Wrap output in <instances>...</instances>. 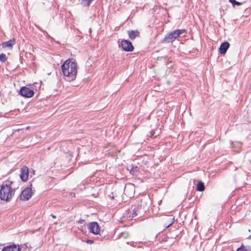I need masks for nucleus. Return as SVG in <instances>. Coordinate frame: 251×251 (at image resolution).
<instances>
[{
  "label": "nucleus",
  "instance_id": "f257e3e1",
  "mask_svg": "<svg viewBox=\"0 0 251 251\" xmlns=\"http://www.w3.org/2000/svg\"><path fill=\"white\" fill-rule=\"evenodd\" d=\"M61 70L66 80L71 81L76 78L77 73V65L75 61L69 59L61 65Z\"/></svg>",
  "mask_w": 251,
  "mask_h": 251
},
{
  "label": "nucleus",
  "instance_id": "f03ea898",
  "mask_svg": "<svg viewBox=\"0 0 251 251\" xmlns=\"http://www.w3.org/2000/svg\"><path fill=\"white\" fill-rule=\"evenodd\" d=\"M13 181L6 180L2 183L0 189V199L6 201H10L14 195L16 188H12Z\"/></svg>",
  "mask_w": 251,
  "mask_h": 251
},
{
  "label": "nucleus",
  "instance_id": "7ed1b4c3",
  "mask_svg": "<svg viewBox=\"0 0 251 251\" xmlns=\"http://www.w3.org/2000/svg\"><path fill=\"white\" fill-rule=\"evenodd\" d=\"M186 30L185 29H176L174 30L170 33L167 34L164 39H163L162 42L165 43H169L174 41L179 35L185 32Z\"/></svg>",
  "mask_w": 251,
  "mask_h": 251
},
{
  "label": "nucleus",
  "instance_id": "20e7f679",
  "mask_svg": "<svg viewBox=\"0 0 251 251\" xmlns=\"http://www.w3.org/2000/svg\"><path fill=\"white\" fill-rule=\"evenodd\" d=\"M137 205L140 208V213H145L151 205V199L149 196H143L138 202Z\"/></svg>",
  "mask_w": 251,
  "mask_h": 251
},
{
  "label": "nucleus",
  "instance_id": "39448f33",
  "mask_svg": "<svg viewBox=\"0 0 251 251\" xmlns=\"http://www.w3.org/2000/svg\"><path fill=\"white\" fill-rule=\"evenodd\" d=\"M140 208L138 205L135 204L131 206L128 212V217L129 218H137L141 217L144 213H140Z\"/></svg>",
  "mask_w": 251,
  "mask_h": 251
},
{
  "label": "nucleus",
  "instance_id": "423d86ee",
  "mask_svg": "<svg viewBox=\"0 0 251 251\" xmlns=\"http://www.w3.org/2000/svg\"><path fill=\"white\" fill-rule=\"evenodd\" d=\"M32 185L31 183H30V186L26 187L23 190L19 197V199L21 201H28L33 194L32 190Z\"/></svg>",
  "mask_w": 251,
  "mask_h": 251
},
{
  "label": "nucleus",
  "instance_id": "0eeeda50",
  "mask_svg": "<svg viewBox=\"0 0 251 251\" xmlns=\"http://www.w3.org/2000/svg\"><path fill=\"white\" fill-rule=\"evenodd\" d=\"M20 95L25 98H31L34 94L33 90L26 87H22L19 92Z\"/></svg>",
  "mask_w": 251,
  "mask_h": 251
},
{
  "label": "nucleus",
  "instance_id": "6e6552de",
  "mask_svg": "<svg viewBox=\"0 0 251 251\" xmlns=\"http://www.w3.org/2000/svg\"><path fill=\"white\" fill-rule=\"evenodd\" d=\"M119 47H122V49L126 51H132L134 49L131 42L126 40H122Z\"/></svg>",
  "mask_w": 251,
  "mask_h": 251
},
{
  "label": "nucleus",
  "instance_id": "1a4fd4ad",
  "mask_svg": "<svg viewBox=\"0 0 251 251\" xmlns=\"http://www.w3.org/2000/svg\"><path fill=\"white\" fill-rule=\"evenodd\" d=\"M88 228L90 233L98 234L100 232V228L98 224L96 222H91L88 225Z\"/></svg>",
  "mask_w": 251,
  "mask_h": 251
},
{
  "label": "nucleus",
  "instance_id": "9d476101",
  "mask_svg": "<svg viewBox=\"0 0 251 251\" xmlns=\"http://www.w3.org/2000/svg\"><path fill=\"white\" fill-rule=\"evenodd\" d=\"M20 178L23 181H26L28 179V174H29V170L28 168L24 166L20 170Z\"/></svg>",
  "mask_w": 251,
  "mask_h": 251
},
{
  "label": "nucleus",
  "instance_id": "9b49d317",
  "mask_svg": "<svg viewBox=\"0 0 251 251\" xmlns=\"http://www.w3.org/2000/svg\"><path fill=\"white\" fill-rule=\"evenodd\" d=\"M16 44V40L13 38L8 41L4 42L1 44L3 48H8L11 49L13 46Z\"/></svg>",
  "mask_w": 251,
  "mask_h": 251
},
{
  "label": "nucleus",
  "instance_id": "f8f14e48",
  "mask_svg": "<svg viewBox=\"0 0 251 251\" xmlns=\"http://www.w3.org/2000/svg\"><path fill=\"white\" fill-rule=\"evenodd\" d=\"M229 43L227 42H224L221 44L219 48V51L221 54H224L226 53L229 47Z\"/></svg>",
  "mask_w": 251,
  "mask_h": 251
},
{
  "label": "nucleus",
  "instance_id": "ddd939ff",
  "mask_svg": "<svg viewBox=\"0 0 251 251\" xmlns=\"http://www.w3.org/2000/svg\"><path fill=\"white\" fill-rule=\"evenodd\" d=\"M2 251H21V249L19 246L13 244L4 247Z\"/></svg>",
  "mask_w": 251,
  "mask_h": 251
},
{
  "label": "nucleus",
  "instance_id": "4468645a",
  "mask_svg": "<svg viewBox=\"0 0 251 251\" xmlns=\"http://www.w3.org/2000/svg\"><path fill=\"white\" fill-rule=\"evenodd\" d=\"M242 147V144L241 142H236L232 144L231 148L235 152H238L241 151Z\"/></svg>",
  "mask_w": 251,
  "mask_h": 251
},
{
  "label": "nucleus",
  "instance_id": "2eb2a0df",
  "mask_svg": "<svg viewBox=\"0 0 251 251\" xmlns=\"http://www.w3.org/2000/svg\"><path fill=\"white\" fill-rule=\"evenodd\" d=\"M139 34L140 32L137 30L129 31L128 32V36L131 40L135 39L136 37L139 36Z\"/></svg>",
  "mask_w": 251,
  "mask_h": 251
},
{
  "label": "nucleus",
  "instance_id": "dca6fc26",
  "mask_svg": "<svg viewBox=\"0 0 251 251\" xmlns=\"http://www.w3.org/2000/svg\"><path fill=\"white\" fill-rule=\"evenodd\" d=\"M196 189L200 192L203 191L205 189L204 183L201 181H200L197 184Z\"/></svg>",
  "mask_w": 251,
  "mask_h": 251
},
{
  "label": "nucleus",
  "instance_id": "f3484780",
  "mask_svg": "<svg viewBox=\"0 0 251 251\" xmlns=\"http://www.w3.org/2000/svg\"><path fill=\"white\" fill-rule=\"evenodd\" d=\"M236 251H251V247L245 246L242 244L240 247L237 249Z\"/></svg>",
  "mask_w": 251,
  "mask_h": 251
},
{
  "label": "nucleus",
  "instance_id": "a211bd4d",
  "mask_svg": "<svg viewBox=\"0 0 251 251\" xmlns=\"http://www.w3.org/2000/svg\"><path fill=\"white\" fill-rule=\"evenodd\" d=\"M93 0H82L81 4L83 6H88Z\"/></svg>",
  "mask_w": 251,
  "mask_h": 251
},
{
  "label": "nucleus",
  "instance_id": "6ab92c4d",
  "mask_svg": "<svg viewBox=\"0 0 251 251\" xmlns=\"http://www.w3.org/2000/svg\"><path fill=\"white\" fill-rule=\"evenodd\" d=\"M7 60V57L6 56V55L3 53H1L0 54V61L4 63Z\"/></svg>",
  "mask_w": 251,
  "mask_h": 251
},
{
  "label": "nucleus",
  "instance_id": "aec40b11",
  "mask_svg": "<svg viewBox=\"0 0 251 251\" xmlns=\"http://www.w3.org/2000/svg\"><path fill=\"white\" fill-rule=\"evenodd\" d=\"M229 1L233 5H241V3L238 1H236L235 0H229Z\"/></svg>",
  "mask_w": 251,
  "mask_h": 251
},
{
  "label": "nucleus",
  "instance_id": "412c9836",
  "mask_svg": "<svg viewBox=\"0 0 251 251\" xmlns=\"http://www.w3.org/2000/svg\"><path fill=\"white\" fill-rule=\"evenodd\" d=\"M121 236L120 237H123L126 238L128 236V233L127 232H123L121 233Z\"/></svg>",
  "mask_w": 251,
  "mask_h": 251
},
{
  "label": "nucleus",
  "instance_id": "4be33fe9",
  "mask_svg": "<svg viewBox=\"0 0 251 251\" xmlns=\"http://www.w3.org/2000/svg\"><path fill=\"white\" fill-rule=\"evenodd\" d=\"M168 62H167V67L168 68H171L172 67L173 65L172 64V61L170 60V58H168Z\"/></svg>",
  "mask_w": 251,
  "mask_h": 251
},
{
  "label": "nucleus",
  "instance_id": "5701e85b",
  "mask_svg": "<svg viewBox=\"0 0 251 251\" xmlns=\"http://www.w3.org/2000/svg\"><path fill=\"white\" fill-rule=\"evenodd\" d=\"M85 242L88 244H93L94 243V241L93 240H90V239H87L85 241Z\"/></svg>",
  "mask_w": 251,
  "mask_h": 251
},
{
  "label": "nucleus",
  "instance_id": "b1692460",
  "mask_svg": "<svg viewBox=\"0 0 251 251\" xmlns=\"http://www.w3.org/2000/svg\"><path fill=\"white\" fill-rule=\"evenodd\" d=\"M127 191H128V186H126L125 188V189H124L125 193V194L127 193Z\"/></svg>",
  "mask_w": 251,
  "mask_h": 251
},
{
  "label": "nucleus",
  "instance_id": "393cba45",
  "mask_svg": "<svg viewBox=\"0 0 251 251\" xmlns=\"http://www.w3.org/2000/svg\"><path fill=\"white\" fill-rule=\"evenodd\" d=\"M84 222H85V220H84L80 219V220H79L78 221V223L79 224H82L84 223Z\"/></svg>",
  "mask_w": 251,
  "mask_h": 251
},
{
  "label": "nucleus",
  "instance_id": "a878e982",
  "mask_svg": "<svg viewBox=\"0 0 251 251\" xmlns=\"http://www.w3.org/2000/svg\"><path fill=\"white\" fill-rule=\"evenodd\" d=\"M159 58H160V59H163V58H166V59H167V58H168V56H164V57L161 56V57H160L158 58V59H159Z\"/></svg>",
  "mask_w": 251,
  "mask_h": 251
},
{
  "label": "nucleus",
  "instance_id": "bb28decb",
  "mask_svg": "<svg viewBox=\"0 0 251 251\" xmlns=\"http://www.w3.org/2000/svg\"><path fill=\"white\" fill-rule=\"evenodd\" d=\"M51 216H52V217L53 218H54V219L56 218V216H54V215H52V214L51 215Z\"/></svg>",
  "mask_w": 251,
  "mask_h": 251
},
{
  "label": "nucleus",
  "instance_id": "cd10ccee",
  "mask_svg": "<svg viewBox=\"0 0 251 251\" xmlns=\"http://www.w3.org/2000/svg\"><path fill=\"white\" fill-rule=\"evenodd\" d=\"M173 224V222H172L171 224H170L168 226H167V227L170 226H171Z\"/></svg>",
  "mask_w": 251,
  "mask_h": 251
},
{
  "label": "nucleus",
  "instance_id": "c85d7f7f",
  "mask_svg": "<svg viewBox=\"0 0 251 251\" xmlns=\"http://www.w3.org/2000/svg\"><path fill=\"white\" fill-rule=\"evenodd\" d=\"M151 136H153V132H151Z\"/></svg>",
  "mask_w": 251,
  "mask_h": 251
},
{
  "label": "nucleus",
  "instance_id": "c756f323",
  "mask_svg": "<svg viewBox=\"0 0 251 251\" xmlns=\"http://www.w3.org/2000/svg\"><path fill=\"white\" fill-rule=\"evenodd\" d=\"M248 239H251V235L248 237Z\"/></svg>",
  "mask_w": 251,
  "mask_h": 251
}]
</instances>
